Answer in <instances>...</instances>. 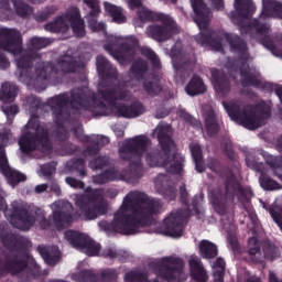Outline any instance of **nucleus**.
I'll return each mask as SVG.
<instances>
[{
	"mask_svg": "<svg viewBox=\"0 0 282 282\" xmlns=\"http://www.w3.org/2000/svg\"><path fill=\"white\" fill-rule=\"evenodd\" d=\"M153 135L159 140L160 148L148 152L151 147V139L144 134L126 140L119 149L121 160H128L131 169L142 171V162L152 167L163 166L169 173H182L184 170V159L175 154V143L171 140L173 129L166 123H160L154 130Z\"/></svg>",
	"mask_w": 282,
	"mask_h": 282,
	"instance_id": "1",
	"label": "nucleus"
},
{
	"mask_svg": "<svg viewBox=\"0 0 282 282\" xmlns=\"http://www.w3.org/2000/svg\"><path fill=\"white\" fill-rule=\"evenodd\" d=\"M161 206L160 202L150 199L144 194L131 192L124 197L123 204L115 215L112 228L121 235H135L138 229L144 226L142 219L155 215Z\"/></svg>",
	"mask_w": 282,
	"mask_h": 282,
	"instance_id": "2",
	"label": "nucleus"
},
{
	"mask_svg": "<svg viewBox=\"0 0 282 282\" xmlns=\"http://www.w3.org/2000/svg\"><path fill=\"white\" fill-rule=\"evenodd\" d=\"M138 17L142 23H148L149 21H160L162 26L153 24L148 26L147 34L154 41H169L172 34H177L180 32V26L175 23V20L169 14L154 12L145 7H141Z\"/></svg>",
	"mask_w": 282,
	"mask_h": 282,
	"instance_id": "3",
	"label": "nucleus"
},
{
	"mask_svg": "<svg viewBox=\"0 0 282 282\" xmlns=\"http://www.w3.org/2000/svg\"><path fill=\"white\" fill-rule=\"evenodd\" d=\"M223 105L231 120H235V122L242 124V127L250 129L251 131L259 129V127H263L265 120L270 118V107L265 105L259 108L245 110L240 113L239 105H228L226 101H223Z\"/></svg>",
	"mask_w": 282,
	"mask_h": 282,
	"instance_id": "4",
	"label": "nucleus"
},
{
	"mask_svg": "<svg viewBox=\"0 0 282 282\" xmlns=\"http://www.w3.org/2000/svg\"><path fill=\"white\" fill-rule=\"evenodd\" d=\"M129 98V93L124 90V88L120 86H116L112 88H108L101 93V100L97 107L100 109H105V107H110L113 113H118L123 118H138V116H142L144 113V106L140 102H137L129 108L126 106H113L115 100H127Z\"/></svg>",
	"mask_w": 282,
	"mask_h": 282,
	"instance_id": "5",
	"label": "nucleus"
},
{
	"mask_svg": "<svg viewBox=\"0 0 282 282\" xmlns=\"http://www.w3.org/2000/svg\"><path fill=\"white\" fill-rule=\"evenodd\" d=\"M39 142L42 144V151L44 153H47L52 149V143L47 140V132H45L43 127L39 126V119L36 117H31L19 141L20 149L23 153H30V151L36 149Z\"/></svg>",
	"mask_w": 282,
	"mask_h": 282,
	"instance_id": "6",
	"label": "nucleus"
},
{
	"mask_svg": "<svg viewBox=\"0 0 282 282\" xmlns=\"http://www.w3.org/2000/svg\"><path fill=\"white\" fill-rule=\"evenodd\" d=\"M192 8L194 10V21L200 30V33L196 35L197 43H209L216 52H221L224 46L219 42H210L213 32L208 30V23H210V11L206 8V4L202 0H191Z\"/></svg>",
	"mask_w": 282,
	"mask_h": 282,
	"instance_id": "7",
	"label": "nucleus"
},
{
	"mask_svg": "<svg viewBox=\"0 0 282 282\" xmlns=\"http://www.w3.org/2000/svg\"><path fill=\"white\" fill-rule=\"evenodd\" d=\"M76 206L82 219H97L107 213V200L102 198V193L98 189L77 199Z\"/></svg>",
	"mask_w": 282,
	"mask_h": 282,
	"instance_id": "8",
	"label": "nucleus"
},
{
	"mask_svg": "<svg viewBox=\"0 0 282 282\" xmlns=\"http://www.w3.org/2000/svg\"><path fill=\"white\" fill-rule=\"evenodd\" d=\"M69 25L75 36H85V21L80 19V11L76 7L67 10L66 14L57 18L55 21L50 22L44 28L47 32H67Z\"/></svg>",
	"mask_w": 282,
	"mask_h": 282,
	"instance_id": "9",
	"label": "nucleus"
},
{
	"mask_svg": "<svg viewBox=\"0 0 282 282\" xmlns=\"http://www.w3.org/2000/svg\"><path fill=\"white\" fill-rule=\"evenodd\" d=\"M156 276L165 281H176L177 276L184 272V260L177 256L162 258L159 262L151 264Z\"/></svg>",
	"mask_w": 282,
	"mask_h": 282,
	"instance_id": "10",
	"label": "nucleus"
},
{
	"mask_svg": "<svg viewBox=\"0 0 282 282\" xmlns=\"http://www.w3.org/2000/svg\"><path fill=\"white\" fill-rule=\"evenodd\" d=\"M0 47L14 56L21 54V33L13 29H0ZM9 65L8 58L0 55V69H6Z\"/></svg>",
	"mask_w": 282,
	"mask_h": 282,
	"instance_id": "11",
	"label": "nucleus"
},
{
	"mask_svg": "<svg viewBox=\"0 0 282 282\" xmlns=\"http://www.w3.org/2000/svg\"><path fill=\"white\" fill-rule=\"evenodd\" d=\"M40 224L41 228H47L50 223L45 220V212L37 209L34 215H28V210L21 208L15 209L12 217L11 224L20 230H30L34 224Z\"/></svg>",
	"mask_w": 282,
	"mask_h": 282,
	"instance_id": "12",
	"label": "nucleus"
},
{
	"mask_svg": "<svg viewBox=\"0 0 282 282\" xmlns=\"http://www.w3.org/2000/svg\"><path fill=\"white\" fill-rule=\"evenodd\" d=\"M64 237L73 248L83 250L88 257H96L100 252V245L88 238L85 234L68 230L65 231Z\"/></svg>",
	"mask_w": 282,
	"mask_h": 282,
	"instance_id": "13",
	"label": "nucleus"
},
{
	"mask_svg": "<svg viewBox=\"0 0 282 282\" xmlns=\"http://www.w3.org/2000/svg\"><path fill=\"white\" fill-rule=\"evenodd\" d=\"M248 254L253 263H263V259H278L279 249L273 245L264 248V253L261 252V245L257 237H251L248 240Z\"/></svg>",
	"mask_w": 282,
	"mask_h": 282,
	"instance_id": "14",
	"label": "nucleus"
},
{
	"mask_svg": "<svg viewBox=\"0 0 282 282\" xmlns=\"http://www.w3.org/2000/svg\"><path fill=\"white\" fill-rule=\"evenodd\" d=\"M53 219L57 228H67L72 221L74 207L67 200H58L52 205Z\"/></svg>",
	"mask_w": 282,
	"mask_h": 282,
	"instance_id": "15",
	"label": "nucleus"
},
{
	"mask_svg": "<svg viewBox=\"0 0 282 282\" xmlns=\"http://www.w3.org/2000/svg\"><path fill=\"white\" fill-rule=\"evenodd\" d=\"M3 142H6V138L0 134V170L3 175H6L9 184H11V186H17L19 182H25L26 176L17 170L10 169V165H8V158L6 156V150H3Z\"/></svg>",
	"mask_w": 282,
	"mask_h": 282,
	"instance_id": "16",
	"label": "nucleus"
},
{
	"mask_svg": "<svg viewBox=\"0 0 282 282\" xmlns=\"http://www.w3.org/2000/svg\"><path fill=\"white\" fill-rule=\"evenodd\" d=\"M142 170H138L137 167H131L130 165V174H121L116 170H108L104 174L94 176L93 182L95 184H106V182H111L113 180H127L131 182V180H138L142 174Z\"/></svg>",
	"mask_w": 282,
	"mask_h": 282,
	"instance_id": "17",
	"label": "nucleus"
},
{
	"mask_svg": "<svg viewBox=\"0 0 282 282\" xmlns=\"http://www.w3.org/2000/svg\"><path fill=\"white\" fill-rule=\"evenodd\" d=\"M184 213L182 212H173L170 216H167L164 220L165 235L169 237H182L184 235Z\"/></svg>",
	"mask_w": 282,
	"mask_h": 282,
	"instance_id": "18",
	"label": "nucleus"
},
{
	"mask_svg": "<svg viewBox=\"0 0 282 282\" xmlns=\"http://www.w3.org/2000/svg\"><path fill=\"white\" fill-rule=\"evenodd\" d=\"M30 45L31 52L24 54L20 59L17 61L18 67L22 69L30 67V61L39 56L34 53V50H43V47H47V45H50V41L43 37H33L30 41Z\"/></svg>",
	"mask_w": 282,
	"mask_h": 282,
	"instance_id": "19",
	"label": "nucleus"
},
{
	"mask_svg": "<svg viewBox=\"0 0 282 282\" xmlns=\"http://www.w3.org/2000/svg\"><path fill=\"white\" fill-rule=\"evenodd\" d=\"M83 2L90 8V12L87 15L88 26L93 32H102L105 30V23L98 22L96 17L100 14V3L98 0H83Z\"/></svg>",
	"mask_w": 282,
	"mask_h": 282,
	"instance_id": "20",
	"label": "nucleus"
},
{
	"mask_svg": "<svg viewBox=\"0 0 282 282\" xmlns=\"http://www.w3.org/2000/svg\"><path fill=\"white\" fill-rule=\"evenodd\" d=\"M187 263L189 268V274L195 282L208 281V272H206V269H204V265L197 256H188Z\"/></svg>",
	"mask_w": 282,
	"mask_h": 282,
	"instance_id": "21",
	"label": "nucleus"
},
{
	"mask_svg": "<svg viewBox=\"0 0 282 282\" xmlns=\"http://www.w3.org/2000/svg\"><path fill=\"white\" fill-rule=\"evenodd\" d=\"M203 118L205 119V127L208 135H215V133L219 131V124L215 119V112L213 111V107H203Z\"/></svg>",
	"mask_w": 282,
	"mask_h": 282,
	"instance_id": "22",
	"label": "nucleus"
},
{
	"mask_svg": "<svg viewBox=\"0 0 282 282\" xmlns=\"http://www.w3.org/2000/svg\"><path fill=\"white\" fill-rule=\"evenodd\" d=\"M76 67H80V58L67 54L57 63L56 72L58 69L65 73L76 72Z\"/></svg>",
	"mask_w": 282,
	"mask_h": 282,
	"instance_id": "23",
	"label": "nucleus"
},
{
	"mask_svg": "<svg viewBox=\"0 0 282 282\" xmlns=\"http://www.w3.org/2000/svg\"><path fill=\"white\" fill-rule=\"evenodd\" d=\"M108 43L109 45L105 46V50H107V52H111L118 45H126V47H138V39L133 36L122 39L111 35L110 37H108Z\"/></svg>",
	"mask_w": 282,
	"mask_h": 282,
	"instance_id": "24",
	"label": "nucleus"
},
{
	"mask_svg": "<svg viewBox=\"0 0 282 282\" xmlns=\"http://www.w3.org/2000/svg\"><path fill=\"white\" fill-rule=\"evenodd\" d=\"M214 88L218 94L226 95L230 91V83L219 70H212Z\"/></svg>",
	"mask_w": 282,
	"mask_h": 282,
	"instance_id": "25",
	"label": "nucleus"
},
{
	"mask_svg": "<svg viewBox=\"0 0 282 282\" xmlns=\"http://www.w3.org/2000/svg\"><path fill=\"white\" fill-rule=\"evenodd\" d=\"M185 91L188 96H199V94H204L206 91V86L202 78L193 77L186 86Z\"/></svg>",
	"mask_w": 282,
	"mask_h": 282,
	"instance_id": "26",
	"label": "nucleus"
},
{
	"mask_svg": "<svg viewBox=\"0 0 282 282\" xmlns=\"http://www.w3.org/2000/svg\"><path fill=\"white\" fill-rule=\"evenodd\" d=\"M54 74V67L50 63H40L35 69V78L37 83H43V80H47L50 76Z\"/></svg>",
	"mask_w": 282,
	"mask_h": 282,
	"instance_id": "27",
	"label": "nucleus"
},
{
	"mask_svg": "<svg viewBox=\"0 0 282 282\" xmlns=\"http://www.w3.org/2000/svg\"><path fill=\"white\" fill-rule=\"evenodd\" d=\"M18 94L17 86L14 84L4 83L0 89V100L2 102H10L12 98H15Z\"/></svg>",
	"mask_w": 282,
	"mask_h": 282,
	"instance_id": "28",
	"label": "nucleus"
},
{
	"mask_svg": "<svg viewBox=\"0 0 282 282\" xmlns=\"http://www.w3.org/2000/svg\"><path fill=\"white\" fill-rule=\"evenodd\" d=\"M105 10L107 14H110L112 17V21L116 23H124L127 21V18L124 14H122V9L120 7H116L111 3L105 2Z\"/></svg>",
	"mask_w": 282,
	"mask_h": 282,
	"instance_id": "29",
	"label": "nucleus"
},
{
	"mask_svg": "<svg viewBox=\"0 0 282 282\" xmlns=\"http://www.w3.org/2000/svg\"><path fill=\"white\" fill-rule=\"evenodd\" d=\"M192 158L194 159V162L196 164V171L197 173H204V162L202 156V147L197 143H192L189 145Z\"/></svg>",
	"mask_w": 282,
	"mask_h": 282,
	"instance_id": "30",
	"label": "nucleus"
},
{
	"mask_svg": "<svg viewBox=\"0 0 282 282\" xmlns=\"http://www.w3.org/2000/svg\"><path fill=\"white\" fill-rule=\"evenodd\" d=\"M199 252L204 259H213V257H217V246L210 241L203 240L199 243Z\"/></svg>",
	"mask_w": 282,
	"mask_h": 282,
	"instance_id": "31",
	"label": "nucleus"
},
{
	"mask_svg": "<svg viewBox=\"0 0 282 282\" xmlns=\"http://www.w3.org/2000/svg\"><path fill=\"white\" fill-rule=\"evenodd\" d=\"M263 6L264 7L260 15V19H267V17H270V10H274V12H278V17L282 19V6L279 4V2L269 0L267 2H263Z\"/></svg>",
	"mask_w": 282,
	"mask_h": 282,
	"instance_id": "32",
	"label": "nucleus"
},
{
	"mask_svg": "<svg viewBox=\"0 0 282 282\" xmlns=\"http://www.w3.org/2000/svg\"><path fill=\"white\" fill-rule=\"evenodd\" d=\"M147 74V64L142 61L133 64L130 70V77L135 78L137 80H142Z\"/></svg>",
	"mask_w": 282,
	"mask_h": 282,
	"instance_id": "33",
	"label": "nucleus"
},
{
	"mask_svg": "<svg viewBox=\"0 0 282 282\" xmlns=\"http://www.w3.org/2000/svg\"><path fill=\"white\" fill-rule=\"evenodd\" d=\"M259 182H260V186L264 191H279L281 188L279 183H276L274 180L270 178L269 176H265V170L261 173Z\"/></svg>",
	"mask_w": 282,
	"mask_h": 282,
	"instance_id": "34",
	"label": "nucleus"
},
{
	"mask_svg": "<svg viewBox=\"0 0 282 282\" xmlns=\"http://www.w3.org/2000/svg\"><path fill=\"white\" fill-rule=\"evenodd\" d=\"M39 252L41 254V257L44 259L45 263H47V265H56L58 263V249L55 248V254L52 256V253H50V250L45 247H39Z\"/></svg>",
	"mask_w": 282,
	"mask_h": 282,
	"instance_id": "35",
	"label": "nucleus"
},
{
	"mask_svg": "<svg viewBox=\"0 0 282 282\" xmlns=\"http://www.w3.org/2000/svg\"><path fill=\"white\" fill-rule=\"evenodd\" d=\"M73 280L77 282H96L98 281V276L91 271H80L73 274Z\"/></svg>",
	"mask_w": 282,
	"mask_h": 282,
	"instance_id": "36",
	"label": "nucleus"
},
{
	"mask_svg": "<svg viewBox=\"0 0 282 282\" xmlns=\"http://www.w3.org/2000/svg\"><path fill=\"white\" fill-rule=\"evenodd\" d=\"M10 1L13 3V6H15V10H17V13L20 15V17H30V14H32V9L30 8V6L28 4H17V2H14V0H8V3H10Z\"/></svg>",
	"mask_w": 282,
	"mask_h": 282,
	"instance_id": "37",
	"label": "nucleus"
},
{
	"mask_svg": "<svg viewBox=\"0 0 282 282\" xmlns=\"http://www.w3.org/2000/svg\"><path fill=\"white\" fill-rule=\"evenodd\" d=\"M210 199L215 210L219 212V206L221 205V202H224V196L221 195V191L219 189L213 191L210 194Z\"/></svg>",
	"mask_w": 282,
	"mask_h": 282,
	"instance_id": "38",
	"label": "nucleus"
},
{
	"mask_svg": "<svg viewBox=\"0 0 282 282\" xmlns=\"http://www.w3.org/2000/svg\"><path fill=\"white\" fill-rule=\"evenodd\" d=\"M141 54L152 62L153 67L160 68V59L158 55L150 48H142Z\"/></svg>",
	"mask_w": 282,
	"mask_h": 282,
	"instance_id": "39",
	"label": "nucleus"
},
{
	"mask_svg": "<svg viewBox=\"0 0 282 282\" xmlns=\"http://www.w3.org/2000/svg\"><path fill=\"white\" fill-rule=\"evenodd\" d=\"M143 87L150 96H155V94H160L162 91L160 84L144 83Z\"/></svg>",
	"mask_w": 282,
	"mask_h": 282,
	"instance_id": "40",
	"label": "nucleus"
},
{
	"mask_svg": "<svg viewBox=\"0 0 282 282\" xmlns=\"http://www.w3.org/2000/svg\"><path fill=\"white\" fill-rule=\"evenodd\" d=\"M177 116L180 118H182V120H185V122H191L192 124H194L195 127H202V123L199 121H197V119H194L193 117H191L188 115V112H185L184 110H178L177 111Z\"/></svg>",
	"mask_w": 282,
	"mask_h": 282,
	"instance_id": "41",
	"label": "nucleus"
},
{
	"mask_svg": "<svg viewBox=\"0 0 282 282\" xmlns=\"http://www.w3.org/2000/svg\"><path fill=\"white\" fill-rule=\"evenodd\" d=\"M2 111L6 113L7 118H14L19 113V107L17 105H3Z\"/></svg>",
	"mask_w": 282,
	"mask_h": 282,
	"instance_id": "42",
	"label": "nucleus"
},
{
	"mask_svg": "<svg viewBox=\"0 0 282 282\" xmlns=\"http://www.w3.org/2000/svg\"><path fill=\"white\" fill-rule=\"evenodd\" d=\"M131 56H133V50L123 47L119 53H117L116 58L119 63H122V61H127Z\"/></svg>",
	"mask_w": 282,
	"mask_h": 282,
	"instance_id": "43",
	"label": "nucleus"
},
{
	"mask_svg": "<svg viewBox=\"0 0 282 282\" xmlns=\"http://www.w3.org/2000/svg\"><path fill=\"white\" fill-rule=\"evenodd\" d=\"M23 268H25V262H10L7 267V270L12 274H17V272H21Z\"/></svg>",
	"mask_w": 282,
	"mask_h": 282,
	"instance_id": "44",
	"label": "nucleus"
},
{
	"mask_svg": "<svg viewBox=\"0 0 282 282\" xmlns=\"http://www.w3.org/2000/svg\"><path fill=\"white\" fill-rule=\"evenodd\" d=\"M97 69L98 72H101L102 74H105V72H107V69H109V62H107V58H105V56L99 55L97 57Z\"/></svg>",
	"mask_w": 282,
	"mask_h": 282,
	"instance_id": "45",
	"label": "nucleus"
},
{
	"mask_svg": "<svg viewBox=\"0 0 282 282\" xmlns=\"http://www.w3.org/2000/svg\"><path fill=\"white\" fill-rule=\"evenodd\" d=\"M246 162H247V166L249 169H256V171H258L259 173H263V164L261 163H256L254 162V159H252V156H249L246 159Z\"/></svg>",
	"mask_w": 282,
	"mask_h": 282,
	"instance_id": "46",
	"label": "nucleus"
},
{
	"mask_svg": "<svg viewBox=\"0 0 282 282\" xmlns=\"http://www.w3.org/2000/svg\"><path fill=\"white\" fill-rule=\"evenodd\" d=\"M111 279H116V271L105 270L101 272V279L98 282H111Z\"/></svg>",
	"mask_w": 282,
	"mask_h": 282,
	"instance_id": "47",
	"label": "nucleus"
},
{
	"mask_svg": "<svg viewBox=\"0 0 282 282\" xmlns=\"http://www.w3.org/2000/svg\"><path fill=\"white\" fill-rule=\"evenodd\" d=\"M267 163L272 169H282V158L270 156Z\"/></svg>",
	"mask_w": 282,
	"mask_h": 282,
	"instance_id": "48",
	"label": "nucleus"
},
{
	"mask_svg": "<svg viewBox=\"0 0 282 282\" xmlns=\"http://www.w3.org/2000/svg\"><path fill=\"white\" fill-rule=\"evenodd\" d=\"M108 160L107 158H98L90 162V169H102L105 164H107Z\"/></svg>",
	"mask_w": 282,
	"mask_h": 282,
	"instance_id": "49",
	"label": "nucleus"
},
{
	"mask_svg": "<svg viewBox=\"0 0 282 282\" xmlns=\"http://www.w3.org/2000/svg\"><path fill=\"white\" fill-rule=\"evenodd\" d=\"M66 183L68 186H72V188H85V183L74 177H66Z\"/></svg>",
	"mask_w": 282,
	"mask_h": 282,
	"instance_id": "50",
	"label": "nucleus"
},
{
	"mask_svg": "<svg viewBox=\"0 0 282 282\" xmlns=\"http://www.w3.org/2000/svg\"><path fill=\"white\" fill-rule=\"evenodd\" d=\"M254 28L258 30V36H265V34L270 32V26H268V24L257 23Z\"/></svg>",
	"mask_w": 282,
	"mask_h": 282,
	"instance_id": "51",
	"label": "nucleus"
},
{
	"mask_svg": "<svg viewBox=\"0 0 282 282\" xmlns=\"http://www.w3.org/2000/svg\"><path fill=\"white\" fill-rule=\"evenodd\" d=\"M94 141L96 142L97 147H105V144H109V138L105 135H95Z\"/></svg>",
	"mask_w": 282,
	"mask_h": 282,
	"instance_id": "52",
	"label": "nucleus"
},
{
	"mask_svg": "<svg viewBox=\"0 0 282 282\" xmlns=\"http://www.w3.org/2000/svg\"><path fill=\"white\" fill-rule=\"evenodd\" d=\"M227 193H232L235 191H239V183H237V181L231 180L229 182H227Z\"/></svg>",
	"mask_w": 282,
	"mask_h": 282,
	"instance_id": "53",
	"label": "nucleus"
},
{
	"mask_svg": "<svg viewBox=\"0 0 282 282\" xmlns=\"http://www.w3.org/2000/svg\"><path fill=\"white\" fill-rule=\"evenodd\" d=\"M250 7V2L248 0H236V9L246 10Z\"/></svg>",
	"mask_w": 282,
	"mask_h": 282,
	"instance_id": "54",
	"label": "nucleus"
},
{
	"mask_svg": "<svg viewBox=\"0 0 282 282\" xmlns=\"http://www.w3.org/2000/svg\"><path fill=\"white\" fill-rule=\"evenodd\" d=\"M41 175H52L54 173V166L52 165H43L40 170Z\"/></svg>",
	"mask_w": 282,
	"mask_h": 282,
	"instance_id": "55",
	"label": "nucleus"
},
{
	"mask_svg": "<svg viewBox=\"0 0 282 282\" xmlns=\"http://www.w3.org/2000/svg\"><path fill=\"white\" fill-rule=\"evenodd\" d=\"M227 239L232 250H237V243H238L237 236H235V234H229L227 236Z\"/></svg>",
	"mask_w": 282,
	"mask_h": 282,
	"instance_id": "56",
	"label": "nucleus"
},
{
	"mask_svg": "<svg viewBox=\"0 0 282 282\" xmlns=\"http://www.w3.org/2000/svg\"><path fill=\"white\" fill-rule=\"evenodd\" d=\"M129 8L131 10H135V8H142V2L140 0H126Z\"/></svg>",
	"mask_w": 282,
	"mask_h": 282,
	"instance_id": "57",
	"label": "nucleus"
},
{
	"mask_svg": "<svg viewBox=\"0 0 282 282\" xmlns=\"http://www.w3.org/2000/svg\"><path fill=\"white\" fill-rule=\"evenodd\" d=\"M117 253H116V250L113 249H106L104 251V257H108L109 259H113L116 258Z\"/></svg>",
	"mask_w": 282,
	"mask_h": 282,
	"instance_id": "58",
	"label": "nucleus"
},
{
	"mask_svg": "<svg viewBox=\"0 0 282 282\" xmlns=\"http://www.w3.org/2000/svg\"><path fill=\"white\" fill-rule=\"evenodd\" d=\"M3 197H6V193L3 191H0V210H6L7 208L6 199H3Z\"/></svg>",
	"mask_w": 282,
	"mask_h": 282,
	"instance_id": "59",
	"label": "nucleus"
},
{
	"mask_svg": "<svg viewBox=\"0 0 282 282\" xmlns=\"http://www.w3.org/2000/svg\"><path fill=\"white\" fill-rule=\"evenodd\" d=\"M3 197H6V193L3 191H0V210H6L7 208L6 199H3Z\"/></svg>",
	"mask_w": 282,
	"mask_h": 282,
	"instance_id": "60",
	"label": "nucleus"
},
{
	"mask_svg": "<svg viewBox=\"0 0 282 282\" xmlns=\"http://www.w3.org/2000/svg\"><path fill=\"white\" fill-rule=\"evenodd\" d=\"M269 282H282V280H279V278H276V273L273 271L269 272Z\"/></svg>",
	"mask_w": 282,
	"mask_h": 282,
	"instance_id": "61",
	"label": "nucleus"
},
{
	"mask_svg": "<svg viewBox=\"0 0 282 282\" xmlns=\"http://www.w3.org/2000/svg\"><path fill=\"white\" fill-rule=\"evenodd\" d=\"M45 191H47V185L45 184H41L35 187V192L37 193H45Z\"/></svg>",
	"mask_w": 282,
	"mask_h": 282,
	"instance_id": "62",
	"label": "nucleus"
},
{
	"mask_svg": "<svg viewBox=\"0 0 282 282\" xmlns=\"http://www.w3.org/2000/svg\"><path fill=\"white\" fill-rule=\"evenodd\" d=\"M235 41H239V47L242 50V52H246V43L239 40V37H235Z\"/></svg>",
	"mask_w": 282,
	"mask_h": 282,
	"instance_id": "63",
	"label": "nucleus"
},
{
	"mask_svg": "<svg viewBox=\"0 0 282 282\" xmlns=\"http://www.w3.org/2000/svg\"><path fill=\"white\" fill-rule=\"evenodd\" d=\"M247 282H261V280L257 276H250L248 278Z\"/></svg>",
	"mask_w": 282,
	"mask_h": 282,
	"instance_id": "64",
	"label": "nucleus"
}]
</instances>
